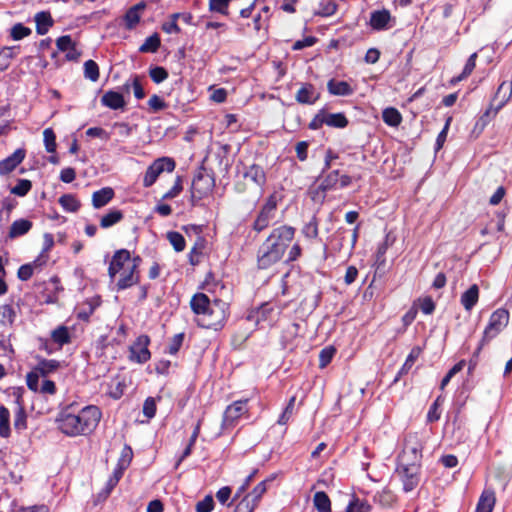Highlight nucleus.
<instances>
[{
  "mask_svg": "<svg viewBox=\"0 0 512 512\" xmlns=\"http://www.w3.org/2000/svg\"><path fill=\"white\" fill-rule=\"evenodd\" d=\"M101 417V410L97 406L87 405L80 408L76 402H72L61 408L56 423L66 436H86L96 429Z\"/></svg>",
  "mask_w": 512,
  "mask_h": 512,
  "instance_id": "obj_1",
  "label": "nucleus"
},
{
  "mask_svg": "<svg viewBox=\"0 0 512 512\" xmlns=\"http://www.w3.org/2000/svg\"><path fill=\"white\" fill-rule=\"evenodd\" d=\"M227 316L228 304L223 300L215 299L198 318V324L204 328L217 330L223 326Z\"/></svg>",
  "mask_w": 512,
  "mask_h": 512,
  "instance_id": "obj_2",
  "label": "nucleus"
},
{
  "mask_svg": "<svg viewBox=\"0 0 512 512\" xmlns=\"http://www.w3.org/2000/svg\"><path fill=\"white\" fill-rule=\"evenodd\" d=\"M508 322L509 313L503 308H499L491 314L489 323L484 330L480 345L474 353V357L478 356L483 345L489 342L491 339L495 338L508 325Z\"/></svg>",
  "mask_w": 512,
  "mask_h": 512,
  "instance_id": "obj_3",
  "label": "nucleus"
},
{
  "mask_svg": "<svg viewBox=\"0 0 512 512\" xmlns=\"http://www.w3.org/2000/svg\"><path fill=\"white\" fill-rule=\"evenodd\" d=\"M422 444L416 436H408L405 440L404 448L398 456V461L404 465L413 464L417 467L421 466Z\"/></svg>",
  "mask_w": 512,
  "mask_h": 512,
  "instance_id": "obj_4",
  "label": "nucleus"
},
{
  "mask_svg": "<svg viewBox=\"0 0 512 512\" xmlns=\"http://www.w3.org/2000/svg\"><path fill=\"white\" fill-rule=\"evenodd\" d=\"M276 209L277 198L275 195H270L253 222V230L260 233L268 228L275 218Z\"/></svg>",
  "mask_w": 512,
  "mask_h": 512,
  "instance_id": "obj_5",
  "label": "nucleus"
},
{
  "mask_svg": "<svg viewBox=\"0 0 512 512\" xmlns=\"http://www.w3.org/2000/svg\"><path fill=\"white\" fill-rule=\"evenodd\" d=\"M284 253L270 243L267 239L259 247L257 254V264L260 269H268L279 262Z\"/></svg>",
  "mask_w": 512,
  "mask_h": 512,
  "instance_id": "obj_6",
  "label": "nucleus"
},
{
  "mask_svg": "<svg viewBox=\"0 0 512 512\" xmlns=\"http://www.w3.org/2000/svg\"><path fill=\"white\" fill-rule=\"evenodd\" d=\"M174 169L175 161L172 158H158L147 168L143 179V185L145 187L152 186L161 173L164 171L172 172Z\"/></svg>",
  "mask_w": 512,
  "mask_h": 512,
  "instance_id": "obj_7",
  "label": "nucleus"
},
{
  "mask_svg": "<svg viewBox=\"0 0 512 512\" xmlns=\"http://www.w3.org/2000/svg\"><path fill=\"white\" fill-rule=\"evenodd\" d=\"M396 472L403 484L404 492L408 493L414 490L420 482V467L413 464L404 465L397 462Z\"/></svg>",
  "mask_w": 512,
  "mask_h": 512,
  "instance_id": "obj_8",
  "label": "nucleus"
},
{
  "mask_svg": "<svg viewBox=\"0 0 512 512\" xmlns=\"http://www.w3.org/2000/svg\"><path fill=\"white\" fill-rule=\"evenodd\" d=\"M295 228L289 225H281L274 228L266 238L283 253L287 250L295 236Z\"/></svg>",
  "mask_w": 512,
  "mask_h": 512,
  "instance_id": "obj_9",
  "label": "nucleus"
},
{
  "mask_svg": "<svg viewBox=\"0 0 512 512\" xmlns=\"http://www.w3.org/2000/svg\"><path fill=\"white\" fill-rule=\"evenodd\" d=\"M150 338L147 335H140L129 347V360L135 363L143 364L147 362L151 353L148 349Z\"/></svg>",
  "mask_w": 512,
  "mask_h": 512,
  "instance_id": "obj_10",
  "label": "nucleus"
},
{
  "mask_svg": "<svg viewBox=\"0 0 512 512\" xmlns=\"http://www.w3.org/2000/svg\"><path fill=\"white\" fill-rule=\"evenodd\" d=\"M141 263L139 256L133 258V262L122 270L119 274L120 277L117 281V288L119 290L127 289L139 282V273L137 271Z\"/></svg>",
  "mask_w": 512,
  "mask_h": 512,
  "instance_id": "obj_11",
  "label": "nucleus"
},
{
  "mask_svg": "<svg viewBox=\"0 0 512 512\" xmlns=\"http://www.w3.org/2000/svg\"><path fill=\"white\" fill-rule=\"evenodd\" d=\"M351 182L352 179L349 175H340L339 170H333L323 178L319 185V190L327 192L338 188H345L349 186Z\"/></svg>",
  "mask_w": 512,
  "mask_h": 512,
  "instance_id": "obj_12",
  "label": "nucleus"
},
{
  "mask_svg": "<svg viewBox=\"0 0 512 512\" xmlns=\"http://www.w3.org/2000/svg\"><path fill=\"white\" fill-rule=\"evenodd\" d=\"M132 262L133 258H131L130 252L128 250H117L112 257L108 268V274L110 278L114 279L116 274L126 269V267L129 266Z\"/></svg>",
  "mask_w": 512,
  "mask_h": 512,
  "instance_id": "obj_13",
  "label": "nucleus"
},
{
  "mask_svg": "<svg viewBox=\"0 0 512 512\" xmlns=\"http://www.w3.org/2000/svg\"><path fill=\"white\" fill-rule=\"evenodd\" d=\"M246 403L247 400H237L226 408L222 421L225 428L234 426L235 422L247 413Z\"/></svg>",
  "mask_w": 512,
  "mask_h": 512,
  "instance_id": "obj_14",
  "label": "nucleus"
},
{
  "mask_svg": "<svg viewBox=\"0 0 512 512\" xmlns=\"http://www.w3.org/2000/svg\"><path fill=\"white\" fill-rule=\"evenodd\" d=\"M395 22V18L386 9L373 11L369 20L372 29L377 31L388 30L395 25Z\"/></svg>",
  "mask_w": 512,
  "mask_h": 512,
  "instance_id": "obj_15",
  "label": "nucleus"
},
{
  "mask_svg": "<svg viewBox=\"0 0 512 512\" xmlns=\"http://www.w3.org/2000/svg\"><path fill=\"white\" fill-rule=\"evenodd\" d=\"M23 393V388H16L13 392L17 405V410L14 415V428L17 431H23L27 428V414L24 408Z\"/></svg>",
  "mask_w": 512,
  "mask_h": 512,
  "instance_id": "obj_16",
  "label": "nucleus"
},
{
  "mask_svg": "<svg viewBox=\"0 0 512 512\" xmlns=\"http://www.w3.org/2000/svg\"><path fill=\"white\" fill-rule=\"evenodd\" d=\"M214 186V179L202 172L196 174L192 182L193 196L201 197L212 190Z\"/></svg>",
  "mask_w": 512,
  "mask_h": 512,
  "instance_id": "obj_17",
  "label": "nucleus"
},
{
  "mask_svg": "<svg viewBox=\"0 0 512 512\" xmlns=\"http://www.w3.org/2000/svg\"><path fill=\"white\" fill-rule=\"evenodd\" d=\"M320 98V93L311 83H302L295 99L299 104L313 105Z\"/></svg>",
  "mask_w": 512,
  "mask_h": 512,
  "instance_id": "obj_18",
  "label": "nucleus"
},
{
  "mask_svg": "<svg viewBox=\"0 0 512 512\" xmlns=\"http://www.w3.org/2000/svg\"><path fill=\"white\" fill-rule=\"evenodd\" d=\"M26 150L23 148L16 149L7 158L0 161V175H7L12 172L25 158Z\"/></svg>",
  "mask_w": 512,
  "mask_h": 512,
  "instance_id": "obj_19",
  "label": "nucleus"
},
{
  "mask_svg": "<svg viewBox=\"0 0 512 512\" xmlns=\"http://www.w3.org/2000/svg\"><path fill=\"white\" fill-rule=\"evenodd\" d=\"M101 103L113 110L121 109L125 106V100L121 93L109 90L104 93Z\"/></svg>",
  "mask_w": 512,
  "mask_h": 512,
  "instance_id": "obj_20",
  "label": "nucleus"
},
{
  "mask_svg": "<svg viewBox=\"0 0 512 512\" xmlns=\"http://www.w3.org/2000/svg\"><path fill=\"white\" fill-rule=\"evenodd\" d=\"M243 176L246 179H250L260 187L264 186L266 183V174L264 169L258 164L248 166L244 171Z\"/></svg>",
  "mask_w": 512,
  "mask_h": 512,
  "instance_id": "obj_21",
  "label": "nucleus"
},
{
  "mask_svg": "<svg viewBox=\"0 0 512 512\" xmlns=\"http://www.w3.org/2000/svg\"><path fill=\"white\" fill-rule=\"evenodd\" d=\"M114 197V190L111 187H104L95 191L92 195V205L99 209L107 205Z\"/></svg>",
  "mask_w": 512,
  "mask_h": 512,
  "instance_id": "obj_22",
  "label": "nucleus"
},
{
  "mask_svg": "<svg viewBox=\"0 0 512 512\" xmlns=\"http://www.w3.org/2000/svg\"><path fill=\"white\" fill-rule=\"evenodd\" d=\"M33 224L30 220L27 219H18L15 220L9 229L8 238L15 239L27 234L32 228Z\"/></svg>",
  "mask_w": 512,
  "mask_h": 512,
  "instance_id": "obj_23",
  "label": "nucleus"
},
{
  "mask_svg": "<svg viewBox=\"0 0 512 512\" xmlns=\"http://www.w3.org/2000/svg\"><path fill=\"white\" fill-rule=\"evenodd\" d=\"M495 502V493L492 490H484L477 503L476 512H492Z\"/></svg>",
  "mask_w": 512,
  "mask_h": 512,
  "instance_id": "obj_24",
  "label": "nucleus"
},
{
  "mask_svg": "<svg viewBox=\"0 0 512 512\" xmlns=\"http://www.w3.org/2000/svg\"><path fill=\"white\" fill-rule=\"evenodd\" d=\"M327 89L330 94L337 96H349L353 93V89L346 81H337L331 79L327 83Z\"/></svg>",
  "mask_w": 512,
  "mask_h": 512,
  "instance_id": "obj_25",
  "label": "nucleus"
},
{
  "mask_svg": "<svg viewBox=\"0 0 512 512\" xmlns=\"http://www.w3.org/2000/svg\"><path fill=\"white\" fill-rule=\"evenodd\" d=\"M210 303V299L204 293L195 294L190 301L191 308L198 318L203 315Z\"/></svg>",
  "mask_w": 512,
  "mask_h": 512,
  "instance_id": "obj_26",
  "label": "nucleus"
},
{
  "mask_svg": "<svg viewBox=\"0 0 512 512\" xmlns=\"http://www.w3.org/2000/svg\"><path fill=\"white\" fill-rule=\"evenodd\" d=\"M479 298V288L476 284H473L467 291L461 295V304L467 311H471L476 305Z\"/></svg>",
  "mask_w": 512,
  "mask_h": 512,
  "instance_id": "obj_27",
  "label": "nucleus"
},
{
  "mask_svg": "<svg viewBox=\"0 0 512 512\" xmlns=\"http://www.w3.org/2000/svg\"><path fill=\"white\" fill-rule=\"evenodd\" d=\"M36 31L39 35H44L53 25V19L49 12H39L35 15Z\"/></svg>",
  "mask_w": 512,
  "mask_h": 512,
  "instance_id": "obj_28",
  "label": "nucleus"
},
{
  "mask_svg": "<svg viewBox=\"0 0 512 512\" xmlns=\"http://www.w3.org/2000/svg\"><path fill=\"white\" fill-rule=\"evenodd\" d=\"M16 317V310L12 305L4 304L0 306V325L12 327Z\"/></svg>",
  "mask_w": 512,
  "mask_h": 512,
  "instance_id": "obj_29",
  "label": "nucleus"
},
{
  "mask_svg": "<svg viewBox=\"0 0 512 512\" xmlns=\"http://www.w3.org/2000/svg\"><path fill=\"white\" fill-rule=\"evenodd\" d=\"M325 125L334 128H345L348 120L343 113H328L324 110Z\"/></svg>",
  "mask_w": 512,
  "mask_h": 512,
  "instance_id": "obj_30",
  "label": "nucleus"
},
{
  "mask_svg": "<svg viewBox=\"0 0 512 512\" xmlns=\"http://www.w3.org/2000/svg\"><path fill=\"white\" fill-rule=\"evenodd\" d=\"M373 500L382 507H391L396 502V495L388 488L378 491Z\"/></svg>",
  "mask_w": 512,
  "mask_h": 512,
  "instance_id": "obj_31",
  "label": "nucleus"
},
{
  "mask_svg": "<svg viewBox=\"0 0 512 512\" xmlns=\"http://www.w3.org/2000/svg\"><path fill=\"white\" fill-rule=\"evenodd\" d=\"M54 246V237L50 233L43 236V249L37 259L34 260L35 265H45L48 260V252Z\"/></svg>",
  "mask_w": 512,
  "mask_h": 512,
  "instance_id": "obj_32",
  "label": "nucleus"
},
{
  "mask_svg": "<svg viewBox=\"0 0 512 512\" xmlns=\"http://www.w3.org/2000/svg\"><path fill=\"white\" fill-rule=\"evenodd\" d=\"M301 233L308 240H313V239L318 238L319 223H318L316 215H313L311 217V219L303 225V227L301 229Z\"/></svg>",
  "mask_w": 512,
  "mask_h": 512,
  "instance_id": "obj_33",
  "label": "nucleus"
},
{
  "mask_svg": "<svg viewBox=\"0 0 512 512\" xmlns=\"http://www.w3.org/2000/svg\"><path fill=\"white\" fill-rule=\"evenodd\" d=\"M145 8V4L139 3L131 7L125 14L124 20L128 29L134 28L140 21L139 11Z\"/></svg>",
  "mask_w": 512,
  "mask_h": 512,
  "instance_id": "obj_34",
  "label": "nucleus"
},
{
  "mask_svg": "<svg viewBox=\"0 0 512 512\" xmlns=\"http://www.w3.org/2000/svg\"><path fill=\"white\" fill-rule=\"evenodd\" d=\"M421 354V348L416 346L413 347L409 353V355L406 358V361L404 362L403 366L401 367L400 371L398 372L397 376L394 379V382L398 381L400 376L402 374L408 373V371L412 368L415 361L418 359V357Z\"/></svg>",
  "mask_w": 512,
  "mask_h": 512,
  "instance_id": "obj_35",
  "label": "nucleus"
},
{
  "mask_svg": "<svg viewBox=\"0 0 512 512\" xmlns=\"http://www.w3.org/2000/svg\"><path fill=\"white\" fill-rule=\"evenodd\" d=\"M495 97L497 99H500L498 107L496 108V111H495V113H496L512 97V83H510V82L501 83L500 86L498 87Z\"/></svg>",
  "mask_w": 512,
  "mask_h": 512,
  "instance_id": "obj_36",
  "label": "nucleus"
},
{
  "mask_svg": "<svg viewBox=\"0 0 512 512\" xmlns=\"http://www.w3.org/2000/svg\"><path fill=\"white\" fill-rule=\"evenodd\" d=\"M382 119L387 125L398 127L402 122V115L396 108L388 107L383 110Z\"/></svg>",
  "mask_w": 512,
  "mask_h": 512,
  "instance_id": "obj_37",
  "label": "nucleus"
},
{
  "mask_svg": "<svg viewBox=\"0 0 512 512\" xmlns=\"http://www.w3.org/2000/svg\"><path fill=\"white\" fill-rule=\"evenodd\" d=\"M313 503L318 512H331V501L323 491L314 494Z\"/></svg>",
  "mask_w": 512,
  "mask_h": 512,
  "instance_id": "obj_38",
  "label": "nucleus"
},
{
  "mask_svg": "<svg viewBox=\"0 0 512 512\" xmlns=\"http://www.w3.org/2000/svg\"><path fill=\"white\" fill-rule=\"evenodd\" d=\"M205 247V239L203 237H198L193 247L191 248L188 258L189 263L193 266L199 264L200 255Z\"/></svg>",
  "mask_w": 512,
  "mask_h": 512,
  "instance_id": "obj_39",
  "label": "nucleus"
},
{
  "mask_svg": "<svg viewBox=\"0 0 512 512\" xmlns=\"http://www.w3.org/2000/svg\"><path fill=\"white\" fill-rule=\"evenodd\" d=\"M10 434V412L5 406H0V436L8 438Z\"/></svg>",
  "mask_w": 512,
  "mask_h": 512,
  "instance_id": "obj_40",
  "label": "nucleus"
},
{
  "mask_svg": "<svg viewBox=\"0 0 512 512\" xmlns=\"http://www.w3.org/2000/svg\"><path fill=\"white\" fill-rule=\"evenodd\" d=\"M123 219V213L120 210L114 209L102 216L100 226L104 229L109 228Z\"/></svg>",
  "mask_w": 512,
  "mask_h": 512,
  "instance_id": "obj_41",
  "label": "nucleus"
},
{
  "mask_svg": "<svg viewBox=\"0 0 512 512\" xmlns=\"http://www.w3.org/2000/svg\"><path fill=\"white\" fill-rule=\"evenodd\" d=\"M161 41L157 33L147 37L144 43L139 47L141 53H155L160 47Z\"/></svg>",
  "mask_w": 512,
  "mask_h": 512,
  "instance_id": "obj_42",
  "label": "nucleus"
},
{
  "mask_svg": "<svg viewBox=\"0 0 512 512\" xmlns=\"http://www.w3.org/2000/svg\"><path fill=\"white\" fill-rule=\"evenodd\" d=\"M166 238L176 252H182L185 249L186 242L181 233L176 231H169L166 234Z\"/></svg>",
  "mask_w": 512,
  "mask_h": 512,
  "instance_id": "obj_43",
  "label": "nucleus"
},
{
  "mask_svg": "<svg viewBox=\"0 0 512 512\" xmlns=\"http://www.w3.org/2000/svg\"><path fill=\"white\" fill-rule=\"evenodd\" d=\"M476 59H477V53L471 54L464 66L462 73L459 76L454 77L451 80V82L453 84H455V83H458V82L462 81L463 79L467 78L473 72V70L476 66Z\"/></svg>",
  "mask_w": 512,
  "mask_h": 512,
  "instance_id": "obj_44",
  "label": "nucleus"
},
{
  "mask_svg": "<svg viewBox=\"0 0 512 512\" xmlns=\"http://www.w3.org/2000/svg\"><path fill=\"white\" fill-rule=\"evenodd\" d=\"M59 203L68 212H76L80 208V202L72 194L62 195L59 198Z\"/></svg>",
  "mask_w": 512,
  "mask_h": 512,
  "instance_id": "obj_45",
  "label": "nucleus"
},
{
  "mask_svg": "<svg viewBox=\"0 0 512 512\" xmlns=\"http://www.w3.org/2000/svg\"><path fill=\"white\" fill-rule=\"evenodd\" d=\"M444 402V398L442 396H438L433 404L430 406L427 413V422L433 423L440 419L441 410L440 407Z\"/></svg>",
  "mask_w": 512,
  "mask_h": 512,
  "instance_id": "obj_46",
  "label": "nucleus"
},
{
  "mask_svg": "<svg viewBox=\"0 0 512 512\" xmlns=\"http://www.w3.org/2000/svg\"><path fill=\"white\" fill-rule=\"evenodd\" d=\"M371 506L364 500L353 496L346 507V512H370Z\"/></svg>",
  "mask_w": 512,
  "mask_h": 512,
  "instance_id": "obj_47",
  "label": "nucleus"
},
{
  "mask_svg": "<svg viewBox=\"0 0 512 512\" xmlns=\"http://www.w3.org/2000/svg\"><path fill=\"white\" fill-rule=\"evenodd\" d=\"M51 338L55 343L61 346L69 343L70 334L68 328L65 326H59L58 328L52 331Z\"/></svg>",
  "mask_w": 512,
  "mask_h": 512,
  "instance_id": "obj_48",
  "label": "nucleus"
},
{
  "mask_svg": "<svg viewBox=\"0 0 512 512\" xmlns=\"http://www.w3.org/2000/svg\"><path fill=\"white\" fill-rule=\"evenodd\" d=\"M84 76L92 82H96L99 79V67L95 61L87 60L84 63Z\"/></svg>",
  "mask_w": 512,
  "mask_h": 512,
  "instance_id": "obj_49",
  "label": "nucleus"
},
{
  "mask_svg": "<svg viewBox=\"0 0 512 512\" xmlns=\"http://www.w3.org/2000/svg\"><path fill=\"white\" fill-rule=\"evenodd\" d=\"M97 304L92 301H86L77 310V318L82 321H88L90 316L94 313Z\"/></svg>",
  "mask_w": 512,
  "mask_h": 512,
  "instance_id": "obj_50",
  "label": "nucleus"
},
{
  "mask_svg": "<svg viewBox=\"0 0 512 512\" xmlns=\"http://www.w3.org/2000/svg\"><path fill=\"white\" fill-rule=\"evenodd\" d=\"M230 0H209V11L227 16Z\"/></svg>",
  "mask_w": 512,
  "mask_h": 512,
  "instance_id": "obj_51",
  "label": "nucleus"
},
{
  "mask_svg": "<svg viewBox=\"0 0 512 512\" xmlns=\"http://www.w3.org/2000/svg\"><path fill=\"white\" fill-rule=\"evenodd\" d=\"M32 188V183L27 179H19L17 184L11 189V193L17 196H25Z\"/></svg>",
  "mask_w": 512,
  "mask_h": 512,
  "instance_id": "obj_52",
  "label": "nucleus"
},
{
  "mask_svg": "<svg viewBox=\"0 0 512 512\" xmlns=\"http://www.w3.org/2000/svg\"><path fill=\"white\" fill-rule=\"evenodd\" d=\"M44 144L47 152L53 153L56 151V135L51 128H46L43 132Z\"/></svg>",
  "mask_w": 512,
  "mask_h": 512,
  "instance_id": "obj_53",
  "label": "nucleus"
},
{
  "mask_svg": "<svg viewBox=\"0 0 512 512\" xmlns=\"http://www.w3.org/2000/svg\"><path fill=\"white\" fill-rule=\"evenodd\" d=\"M149 76L151 77L153 82L159 84L168 78V72L165 68L161 66H155L150 68Z\"/></svg>",
  "mask_w": 512,
  "mask_h": 512,
  "instance_id": "obj_54",
  "label": "nucleus"
},
{
  "mask_svg": "<svg viewBox=\"0 0 512 512\" xmlns=\"http://www.w3.org/2000/svg\"><path fill=\"white\" fill-rule=\"evenodd\" d=\"M31 34V29L24 26L23 24L21 23H18V24H15L12 28H11V37L13 40H21L23 39L24 37H27L28 35Z\"/></svg>",
  "mask_w": 512,
  "mask_h": 512,
  "instance_id": "obj_55",
  "label": "nucleus"
},
{
  "mask_svg": "<svg viewBox=\"0 0 512 512\" xmlns=\"http://www.w3.org/2000/svg\"><path fill=\"white\" fill-rule=\"evenodd\" d=\"M335 352V348L331 346L322 349L319 354V367L325 368L331 362Z\"/></svg>",
  "mask_w": 512,
  "mask_h": 512,
  "instance_id": "obj_56",
  "label": "nucleus"
},
{
  "mask_svg": "<svg viewBox=\"0 0 512 512\" xmlns=\"http://www.w3.org/2000/svg\"><path fill=\"white\" fill-rule=\"evenodd\" d=\"M41 266L42 265H35L34 261L29 264H24L20 266V268L18 269L17 276L20 280L27 281L32 277L34 268H38Z\"/></svg>",
  "mask_w": 512,
  "mask_h": 512,
  "instance_id": "obj_57",
  "label": "nucleus"
},
{
  "mask_svg": "<svg viewBox=\"0 0 512 512\" xmlns=\"http://www.w3.org/2000/svg\"><path fill=\"white\" fill-rule=\"evenodd\" d=\"M183 341H184V333L175 334L171 338V340L167 346V352L171 355L177 354V352L179 351V349L181 348V346L183 344Z\"/></svg>",
  "mask_w": 512,
  "mask_h": 512,
  "instance_id": "obj_58",
  "label": "nucleus"
},
{
  "mask_svg": "<svg viewBox=\"0 0 512 512\" xmlns=\"http://www.w3.org/2000/svg\"><path fill=\"white\" fill-rule=\"evenodd\" d=\"M337 10V4L333 0H322L318 14L321 16H331Z\"/></svg>",
  "mask_w": 512,
  "mask_h": 512,
  "instance_id": "obj_59",
  "label": "nucleus"
},
{
  "mask_svg": "<svg viewBox=\"0 0 512 512\" xmlns=\"http://www.w3.org/2000/svg\"><path fill=\"white\" fill-rule=\"evenodd\" d=\"M256 507L255 501H251L249 496H245L235 507L234 512H253Z\"/></svg>",
  "mask_w": 512,
  "mask_h": 512,
  "instance_id": "obj_60",
  "label": "nucleus"
},
{
  "mask_svg": "<svg viewBox=\"0 0 512 512\" xmlns=\"http://www.w3.org/2000/svg\"><path fill=\"white\" fill-rule=\"evenodd\" d=\"M143 414L147 419H152L156 414V401L153 397H148L143 404Z\"/></svg>",
  "mask_w": 512,
  "mask_h": 512,
  "instance_id": "obj_61",
  "label": "nucleus"
},
{
  "mask_svg": "<svg viewBox=\"0 0 512 512\" xmlns=\"http://www.w3.org/2000/svg\"><path fill=\"white\" fill-rule=\"evenodd\" d=\"M267 490V480L260 482L256 485V487L253 489L251 494H249V498L251 501H255L256 505L258 504V501L261 499L263 494Z\"/></svg>",
  "mask_w": 512,
  "mask_h": 512,
  "instance_id": "obj_62",
  "label": "nucleus"
},
{
  "mask_svg": "<svg viewBox=\"0 0 512 512\" xmlns=\"http://www.w3.org/2000/svg\"><path fill=\"white\" fill-rule=\"evenodd\" d=\"M294 404H295V397H292L286 408L284 409L283 413L280 415L279 419H278V423L280 425H285L287 424V422L289 421V419L291 418L292 414H293V410H294Z\"/></svg>",
  "mask_w": 512,
  "mask_h": 512,
  "instance_id": "obj_63",
  "label": "nucleus"
},
{
  "mask_svg": "<svg viewBox=\"0 0 512 512\" xmlns=\"http://www.w3.org/2000/svg\"><path fill=\"white\" fill-rule=\"evenodd\" d=\"M214 507L212 496L207 495L203 500L196 504V512H211Z\"/></svg>",
  "mask_w": 512,
  "mask_h": 512,
  "instance_id": "obj_64",
  "label": "nucleus"
}]
</instances>
